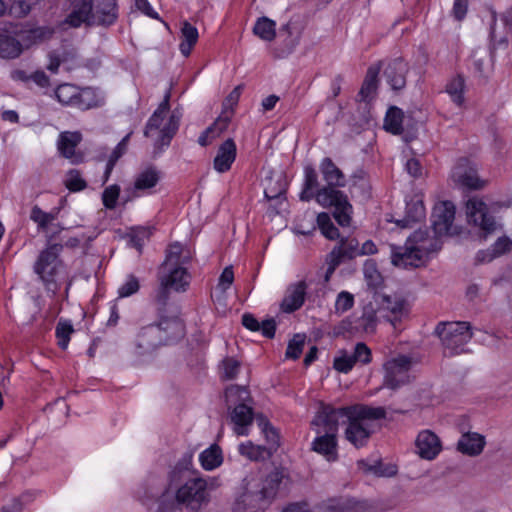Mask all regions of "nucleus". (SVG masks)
Instances as JSON below:
<instances>
[{"label": "nucleus", "instance_id": "48", "mask_svg": "<svg viewBox=\"0 0 512 512\" xmlns=\"http://www.w3.org/2000/svg\"><path fill=\"white\" fill-rule=\"evenodd\" d=\"M79 88V86L70 83L60 84L55 89V96L63 105L74 107L79 93Z\"/></svg>", "mask_w": 512, "mask_h": 512}, {"label": "nucleus", "instance_id": "52", "mask_svg": "<svg viewBox=\"0 0 512 512\" xmlns=\"http://www.w3.org/2000/svg\"><path fill=\"white\" fill-rule=\"evenodd\" d=\"M73 332L74 328L70 320H59L55 328V336L57 338V344L62 350L68 347Z\"/></svg>", "mask_w": 512, "mask_h": 512}, {"label": "nucleus", "instance_id": "60", "mask_svg": "<svg viewBox=\"0 0 512 512\" xmlns=\"http://www.w3.org/2000/svg\"><path fill=\"white\" fill-rule=\"evenodd\" d=\"M354 305V296L348 291H341L335 300V313L343 314L350 310Z\"/></svg>", "mask_w": 512, "mask_h": 512}, {"label": "nucleus", "instance_id": "36", "mask_svg": "<svg viewBox=\"0 0 512 512\" xmlns=\"http://www.w3.org/2000/svg\"><path fill=\"white\" fill-rule=\"evenodd\" d=\"M485 439L478 433H465L458 441V450L470 456L479 455L484 448Z\"/></svg>", "mask_w": 512, "mask_h": 512}, {"label": "nucleus", "instance_id": "22", "mask_svg": "<svg viewBox=\"0 0 512 512\" xmlns=\"http://www.w3.org/2000/svg\"><path fill=\"white\" fill-rule=\"evenodd\" d=\"M408 72L409 64L402 57H397L388 62L383 74L393 91H401L406 86Z\"/></svg>", "mask_w": 512, "mask_h": 512}, {"label": "nucleus", "instance_id": "2", "mask_svg": "<svg viewBox=\"0 0 512 512\" xmlns=\"http://www.w3.org/2000/svg\"><path fill=\"white\" fill-rule=\"evenodd\" d=\"M329 411L337 429L339 425H346L345 439L355 448L367 445L373 433V421L382 419L386 415L382 407H370L362 404L339 408L329 405Z\"/></svg>", "mask_w": 512, "mask_h": 512}, {"label": "nucleus", "instance_id": "50", "mask_svg": "<svg viewBox=\"0 0 512 512\" xmlns=\"http://www.w3.org/2000/svg\"><path fill=\"white\" fill-rule=\"evenodd\" d=\"M30 219L37 225L38 231H46L56 219V214L43 211L39 206L32 207Z\"/></svg>", "mask_w": 512, "mask_h": 512}, {"label": "nucleus", "instance_id": "39", "mask_svg": "<svg viewBox=\"0 0 512 512\" xmlns=\"http://www.w3.org/2000/svg\"><path fill=\"white\" fill-rule=\"evenodd\" d=\"M23 52V45L17 36L0 32V58L16 59Z\"/></svg>", "mask_w": 512, "mask_h": 512}, {"label": "nucleus", "instance_id": "64", "mask_svg": "<svg viewBox=\"0 0 512 512\" xmlns=\"http://www.w3.org/2000/svg\"><path fill=\"white\" fill-rule=\"evenodd\" d=\"M222 375L221 377L225 380H232L236 378L239 369L240 362L232 357H227L222 361Z\"/></svg>", "mask_w": 512, "mask_h": 512}, {"label": "nucleus", "instance_id": "28", "mask_svg": "<svg viewBox=\"0 0 512 512\" xmlns=\"http://www.w3.org/2000/svg\"><path fill=\"white\" fill-rule=\"evenodd\" d=\"M282 473L279 470L270 472L264 479L258 474L251 473L245 478H253L257 481V488L255 489L258 494L265 497V500L271 503V500L277 493L279 485L282 481Z\"/></svg>", "mask_w": 512, "mask_h": 512}, {"label": "nucleus", "instance_id": "17", "mask_svg": "<svg viewBox=\"0 0 512 512\" xmlns=\"http://www.w3.org/2000/svg\"><path fill=\"white\" fill-rule=\"evenodd\" d=\"M466 215L468 222L478 226L486 235L497 228L494 217L489 214L486 203L480 198L473 197L467 201Z\"/></svg>", "mask_w": 512, "mask_h": 512}, {"label": "nucleus", "instance_id": "8", "mask_svg": "<svg viewBox=\"0 0 512 512\" xmlns=\"http://www.w3.org/2000/svg\"><path fill=\"white\" fill-rule=\"evenodd\" d=\"M170 489L175 490V498L181 505L201 507L207 501V481L200 477L190 478L188 472L174 468L169 473Z\"/></svg>", "mask_w": 512, "mask_h": 512}, {"label": "nucleus", "instance_id": "56", "mask_svg": "<svg viewBox=\"0 0 512 512\" xmlns=\"http://www.w3.org/2000/svg\"><path fill=\"white\" fill-rule=\"evenodd\" d=\"M352 353H348L346 350H339L333 361V368L340 372L347 374L355 366Z\"/></svg>", "mask_w": 512, "mask_h": 512}, {"label": "nucleus", "instance_id": "63", "mask_svg": "<svg viewBox=\"0 0 512 512\" xmlns=\"http://www.w3.org/2000/svg\"><path fill=\"white\" fill-rule=\"evenodd\" d=\"M140 284L134 275H129L126 281L119 286L118 288V296L120 298H126L134 295L139 291Z\"/></svg>", "mask_w": 512, "mask_h": 512}, {"label": "nucleus", "instance_id": "61", "mask_svg": "<svg viewBox=\"0 0 512 512\" xmlns=\"http://www.w3.org/2000/svg\"><path fill=\"white\" fill-rule=\"evenodd\" d=\"M305 342V336L301 334H296L288 343L286 349V357L296 360L300 357L303 351Z\"/></svg>", "mask_w": 512, "mask_h": 512}, {"label": "nucleus", "instance_id": "4", "mask_svg": "<svg viewBox=\"0 0 512 512\" xmlns=\"http://www.w3.org/2000/svg\"><path fill=\"white\" fill-rule=\"evenodd\" d=\"M183 321L176 315L159 314L155 323L143 326L134 341V352L139 356L154 352L162 345H167L184 336Z\"/></svg>", "mask_w": 512, "mask_h": 512}, {"label": "nucleus", "instance_id": "59", "mask_svg": "<svg viewBox=\"0 0 512 512\" xmlns=\"http://www.w3.org/2000/svg\"><path fill=\"white\" fill-rule=\"evenodd\" d=\"M363 272L368 286L376 288L381 284L382 277L374 261L367 260L364 264Z\"/></svg>", "mask_w": 512, "mask_h": 512}, {"label": "nucleus", "instance_id": "54", "mask_svg": "<svg viewBox=\"0 0 512 512\" xmlns=\"http://www.w3.org/2000/svg\"><path fill=\"white\" fill-rule=\"evenodd\" d=\"M63 183L70 192H80L87 187L86 180L77 169L69 170L65 175Z\"/></svg>", "mask_w": 512, "mask_h": 512}, {"label": "nucleus", "instance_id": "27", "mask_svg": "<svg viewBox=\"0 0 512 512\" xmlns=\"http://www.w3.org/2000/svg\"><path fill=\"white\" fill-rule=\"evenodd\" d=\"M106 97L104 92L97 87H80L74 108L81 111L100 108L104 106Z\"/></svg>", "mask_w": 512, "mask_h": 512}, {"label": "nucleus", "instance_id": "57", "mask_svg": "<svg viewBox=\"0 0 512 512\" xmlns=\"http://www.w3.org/2000/svg\"><path fill=\"white\" fill-rule=\"evenodd\" d=\"M404 112L397 106H390L384 117V124L381 128H404Z\"/></svg>", "mask_w": 512, "mask_h": 512}, {"label": "nucleus", "instance_id": "23", "mask_svg": "<svg viewBox=\"0 0 512 512\" xmlns=\"http://www.w3.org/2000/svg\"><path fill=\"white\" fill-rule=\"evenodd\" d=\"M426 209L423 202V194L416 193L409 199L406 198L405 215L397 220L396 224L402 228H408L425 219Z\"/></svg>", "mask_w": 512, "mask_h": 512}, {"label": "nucleus", "instance_id": "20", "mask_svg": "<svg viewBox=\"0 0 512 512\" xmlns=\"http://www.w3.org/2000/svg\"><path fill=\"white\" fill-rule=\"evenodd\" d=\"M441 451L442 442L433 431L425 429L418 433L415 439V452L421 459L432 461Z\"/></svg>", "mask_w": 512, "mask_h": 512}, {"label": "nucleus", "instance_id": "9", "mask_svg": "<svg viewBox=\"0 0 512 512\" xmlns=\"http://www.w3.org/2000/svg\"><path fill=\"white\" fill-rule=\"evenodd\" d=\"M226 402L236 404L230 412L233 431L238 436L249 434V428L253 423V410L244 402L249 398V391L244 386L231 385L225 391Z\"/></svg>", "mask_w": 512, "mask_h": 512}, {"label": "nucleus", "instance_id": "53", "mask_svg": "<svg viewBox=\"0 0 512 512\" xmlns=\"http://www.w3.org/2000/svg\"><path fill=\"white\" fill-rule=\"evenodd\" d=\"M464 89L465 81L461 76L453 78L446 86V92L457 106L464 103Z\"/></svg>", "mask_w": 512, "mask_h": 512}, {"label": "nucleus", "instance_id": "13", "mask_svg": "<svg viewBox=\"0 0 512 512\" xmlns=\"http://www.w3.org/2000/svg\"><path fill=\"white\" fill-rule=\"evenodd\" d=\"M413 360L406 355H399L387 360L383 364L384 380L383 384L392 390L406 385L414 379L412 374Z\"/></svg>", "mask_w": 512, "mask_h": 512}, {"label": "nucleus", "instance_id": "15", "mask_svg": "<svg viewBox=\"0 0 512 512\" xmlns=\"http://www.w3.org/2000/svg\"><path fill=\"white\" fill-rule=\"evenodd\" d=\"M373 298L381 319L389 322L393 327L408 315V303L400 295L375 294Z\"/></svg>", "mask_w": 512, "mask_h": 512}, {"label": "nucleus", "instance_id": "16", "mask_svg": "<svg viewBox=\"0 0 512 512\" xmlns=\"http://www.w3.org/2000/svg\"><path fill=\"white\" fill-rule=\"evenodd\" d=\"M13 34L19 38L24 49H29L34 45L50 40L55 34V29L49 25L35 26L29 23L11 24Z\"/></svg>", "mask_w": 512, "mask_h": 512}, {"label": "nucleus", "instance_id": "34", "mask_svg": "<svg viewBox=\"0 0 512 512\" xmlns=\"http://www.w3.org/2000/svg\"><path fill=\"white\" fill-rule=\"evenodd\" d=\"M320 188L316 169L311 165L305 166L303 187L299 195L300 200L307 202L312 199L316 200L317 190Z\"/></svg>", "mask_w": 512, "mask_h": 512}, {"label": "nucleus", "instance_id": "11", "mask_svg": "<svg viewBox=\"0 0 512 512\" xmlns=\"http://www.w3.org/2000/svg\"><path fill=\"white\" fill-rule=\"evenodd\" d=\"M435 333L441 339L443 346L451 354L464 351V346L471 337V327L468 322H442L435 328Z\"/></svg>", "mask_w": 512, "mask_h": 512}, {"label": "nucleus", "instance_id": "25", "mask_svg": "<svg viewBox=\"0 0 512 512\" xmlns=\"http://www.w3.org/2000/svg\"><path fill=\"white\" fill-rule=\"evenodd\" d=\"M237 156V146L233 139H226L217 149L213 168L218 173L229 171Z\"/></svg>", "mask_w": 512, "mask_h": 512}, {"label": "nucleus", "instance_id": "30", "mask_svg": "<svg viewBox=\"0 0 512 512\" xmlns=\"http://www.w3.org/2000/svg\"><path fill=\"white\" fill-rule=\"evenodd\" d=\"M81 141L79 131H63L58 139V150L62 156L70 159L72 163H78L79 157L75 154V149Z\"/></svg>", "mask_w": 512, "mask_h": 512}, {"label": "nucleus", "instance_id": "29", "mask_svg": "<svg viewBox=\"0 0 512 512\" xmlns=\"http://www.w3.org/2000/svg\"><path fill=\"white\" fill-rule=\"evenodd\" d=\"M307 285L305 281L292 284L284 297L281 308L286 313H292L302 307L305 301Z\"/></svg>", "mask_w": 512, "mask_h": 512}, {"label": "nucleus", "instance_id": "10", "mask_svg": "<svg viewBox=\"0 0 512 512\" xmlns=\"http://www.w3.org/2000/svg\"><path fill=\"white\" fill-rule=\"evenodd\" d=\"M383 68V61L379 60L371 64L366 71L364 80L361 84L360 90L356 96L358 102V109L364 111L362 118L363 124L370 126V110L372 108V102L375 100L378 88H379V74Z\"/></svg>", "mask_w": 512, "mask_h": 512}, {"label": "nucleus", "instance_id": "33", "mask_svg": "<svg viewBox=\"0 0 512 512\" xmlns=\"http://www.w3.org/2000/svg\"><path fill=\"white\" fill-rule=\"evenodd\" d=\"M174 132L175 130H144V137L147 145L151 146L153 153L157 155L170 145Z\"/></svg>", "mask_w": 512, "mask_h": 512}, {"label": "nucleus", "instance_id": "62", "mask_svg": "<svg viewBox=\"0 0 512 512\" xmlns=\"http://www.w3.org/2000/svg\"><path fill=\"white\" fill-rule=\"evenodd\" d=\"M120 195V186L117 184L106 187L102 193V202L105 208L114 209Z\"/></svg>", "mask_w": 512, "mask_h": 512}, {"label": "nucleus", "instance_id": "18", "mask_svg": "<svg viewBox=\"0 0 512 512\" xmlns=\"http://www.w3.org/2000/svg\"><path fill=\"white\" fill-rule=\"evenodd\" d=\"M455 218V206L450 201H442L437 203L432 212V229L436 238L440 241V237L451 234L453 221ZM441 244V242H439Z\"/></svg>", "mask_w": 512, "mask_h": 512}, {"label": "nucleus", "instance_id": "43", "mask_svg": "<svg viewBox=\"0 0 512 512\" xmlns=\"http://www.w3.org/2000/svg\"><path fill=\"white\" fill-rule=\"evenodd\" d=\"M171 93L168 90L157 109L153 112L145 128H162L166 123L165 120L170 112Z\"/></svg>", "mask_w": 512, "mask_h": 512}, {"label": "nucleus", "instance_id": "49", "mask_svg": "<svg viewBox=\"0 0 512 512\" xmlns=\"http://www.w3.org/2000/svg\"><path fill=\"white\" fill-rule=\"evenodd\" d=\"M317 226L320 229L322 235L329 240H336L339 238V230L333 224L330 215L326 212H321L316 218Z\"/></svg>", "mask_w": 512, "mask_h": 512}, {"label": "nucleus", "instance_id": "1", "mask_svg": "<svg viewBox=\"0 0 512 512\" xmlns=\"http://www.w3.org/2000/svg\"><path fill=\"white\" fill-rule=\"evenodd\" d=\"M191 259L190 250L180 242L167 247L165 259L159 269L160 287L155 296L159 306L166 305L171 291L183 293L188 290L192 280L188 270Z\"/></svg>", "mask_w": 512, "mask_h": 512}, {"label": "nucleus", "instance_id": "41", "mask_svg": "<svg viewBox=\"0 0 512 512\" xmlns=\"http://www.w3.org/2000/svg\"><path fill=\"white\" fill-rule=\"evenodd\" d=\"M253 34L266 42H272L276 38V21L261 16L257 18L253 26Z\"/></svg>", "mask_w": 512, "mask_h": 512}, {"label": "nucleus", "instance_id": "55", "mask_svg": "<svg viewBox=\"0 0 512 512\" xmlns=\"http://www.w3.org/2000/svg\"><path fill=\"white\" fill-rule=\"evenodd\" d=\"M347 258L344 251V245L339 244L335 246L332 251L326 257L327 271L326 278L328 279L331 274L334 273L335 269Z\"/></svg>", "mask_w": 512, "mask_h": 512}, {"label": "nucleus", "instance_id": "42", "mask_svg": "<svg viewBox=\"0 0 512 512\" xmlns=\"http://www.w3.org/2000/svg\"><path fill=\"white\" fill-rule=\"evenodd\" d=\"M257 425L261 430V433L265 437L268 444L267 449L271 451V454L277 450L280 445V437L278 431L272 426L269 420L263 416L258 415L256 417Z\"/></svg>", "mask_w": 512, "mask_h": 512}, {"label": "nucleus", "instance_id": "26", "mask_svg": "<svg viewBox=\"0 0 512 512\" xmlns=\"http://www.w3.org/2000/svg\"><path fill=\"white\" fill-rule=\"evenodd\" d=\"M116 0H95L93 2V17L99 26H112L118 19Z\"/></svg>", "mask_w": 512, "mask_h": 512}, {"label": "nucleus", "instance_id": "51", "mask_svg": "<svg viewBox=\"0 0 512 512\" xmlns=\"http://www.w3.org/2000/svg\"><path fill=\"white\" fill-rule=\"evenodd\" d=\"M131 133L127 134L115 147L112 153L109 156V159L106 164L105 172H104V181L106 182L112 170L114 169L115 164L119 160V158L125 154L128 146V140L130 138Z\"/></svg>", "mask_w": 512, "mask_h": 512}, {"label": "nucleus", "instance_id": "58", "mask_svg": "<svg viewBox=\"0 0 512 512\" xmlns=\"http://www.w3.org/2000/svg\"><path fill=\"white\" fill-rule=\"evenodd\" d=\"M358 467L366 472H372L377 476L391 477L397 473V467L395 465H387L383 467L381 463H377L376 465L369 466L364 460L358 461Z\"/></svg>", "mask_w": 512, "mask_h": 512}, {"label": "nucleus", "instance_id": "44", "mask_svg": "<svg viewBox=\"0 0 512 512\" xmlns=\"http://www.w3.org/2000/svg\"><path fill=\"white\" fill-rule=\"evenodd\" d=\"M199 461L203 469L207 471L216 469L223 462V455L220 447L216 444L211 445L200 453Z\"/></svg>", "mask_w": 512, "mask_h": 512}, {"label": "nucleus", "instance_id": "46", "mask_svg": "<svg viewBox=\"0 0 512 512\" xmlns=\"http://www.w3.org/2000/svg\"><path fill=\"white\" fill-rule=\"evenodd\" d=\"M157 503L158 507L156 512H176L181 506V503H179L175 498V490L170 489L169 479L166 487L162 490Z\"/></svg>", "mask_w": 512, "mask_h": 512}, {"label": "nucleus", "instance_id": "19", "mask_svg": "<svg viewBox=\"0 0 512 512\" xmlns=\"http://www.w3.org/2000/svg\"><path fill=\"white\" fill-rule=\"evenodd\" d=\"M454 182L467 189H481L485 181L477 175V169L468 159L461 158L452 170Z\"/></svg>", "mask_w": 512, "mask_h": 512}, {"label": "nucleus", "instance_id": "32", "mask_svg": "<svg viewBox=\"0 0 512 512\" xmlns=\"http://www.w3.org/2000/svg\"><path fill=\"white\" fill-rule=\"evenodd\" d=\"M163 489L159 485V481L155 478L147 480L136 491L138 501L148 509H151L158 501Z\"/></svg>", "mask_w": 512, "mask_h": 512}, {"label": "nucleus", "instance_id": "14", "mask_svg": "<svg viewBox=\"0 0 512 512\" xmlns=\"http://www.w3.org/2000/svg\"><path fill=\"white\" fill-rule=\"evenodd\" d=\"M257 486L256 479L244 478L242 480L232 512H265L270 503L265 500V497L258 494L255 490Z\"/></svg>", "mask_w": 512, "mask_h": 512}, {"label": "nucleus", "instance_id": "35", "mask_svg": "<svg viewBox=\"0 0 512 512\" xmlns=\"http://www.w3.org/2000/svg\"><path fill=\"white\" fill-rule=\"evenodd\" d=\"M281 32H285L287 34L286 38L282 43L274 47L273 55L276 58L283 59L292 54L296 47L300 43V36L297 35L293 37L292 27L290 23L284 24L281 29Z\"/></svg>", "mask_w": 512, "mask_h": 512}, {"label": "nucleus", "instance_id": "45", "mask_svg": "<svg viewBox=\"0 0 512 512\" xmlns=\"http://www.w3.org/2000/svg\"><path fill=\"white\" fill-rule=\"evenodd\" d=\"M241 91L242 86L238 85L228 94V96L225 98L223 102L225 111H223V113L218 117L217 121L208 128H217L216 126L220 121H223L225 125L228 124V121L230 120V117L233 114V107L236 106L239 102Z\"/></svg>", "mask_w": 512, "mask_h": 512}, {"label": "nucleus", "instance_id": "12", "mask_svg": "<svg viewBox=\"0 0 512 512\" xmlns=\"http://www.w3.org/2000/svg\"><path fill=\"white\" fill-rule=\"evenodd\" d=\"M381 319L378 307L374 299L368 302L362 310L360 317H347L334 327V334L345 335L356 332L373 333L376 330L377 323Z\"/></svg>", "mask_w": 512, "mask_h": 512}, {"label": "nucleus", "instance_id": "37", "mask_svg": "<svg viewBox=\"0 0 512 512\" xmlns=\"http://www.w3.org/2000/svg\"><path fill=\"white\" fill-rule=\"evenodd\" d=\"M512 249V241L506 237H499L491 248L481 250L476 255L478 263L490 262L496 257H499Z\"/></svg>", "mask_w": 512, "mask_h": 512}, {"label": "nucleus", "instance_id": "31", "mask_svg": "<svg viewBox=\"0 0 512 512\" xmlns=\"http://www.w3.org/2000/svg\"><path fill=\"white\" fill-rule=\"evenodd\" d=\"M370 511H371V507L366 501L350 499V498L331 499L325 508V512H370Z\"/></svg>", "mask_w": 512, "mask_h": 512}, {"label": "nucleus", "instance_id": "24", "mask_svg": "<svg viewBox=\"0 0 512 512\" xmlns=\"http://www.w3.org/2000/svg\"><path fill=\"white\" fill-rule=\"evenodd\" d=\"M93 17V0H75L71 12L65 17L63 24L70 28H79L90 24Z\"/></svg>", "mask_w": 512, "mask_h": 512}, {"label": "nucleus", "instance_id": "7", "mask_svg": "<svg viewBox=\"0 0 512 512\" xmlns=\"http://www.w3.org/2000/svg\"><path fill=\"white\" fill-rule=\"evenodd\" d=\"M330 416L329 405H323L314 417L312 426L317 436L311 443V449L328 462H334L338 459V430Z\"/></svg>", "mask_w": 512, "mask_h": 512}, {"label": "nucleus", "instance_id": "40", "mask_svg": "<svg viewBox=\"0 0 512 512\" xmlns=\"http://www.w3.org/2000/svg\"><path fill=\"white\" fill-rule=\"evenodd\" d=\"M350 193L361 197L363 200L370 198L371 185L367 173L359 169L351 176Z\"/></svg>", "mask_w": 512, "mask_h": 512}, {"label": "nucleus", "instance_id": "5", "mask_svg": "<svg viewBox=\"0 0 512 512\" xmlns=\"http://www.w3.org/2000/svg\"><path fill=\"white\" fill-rule=\"evenodd\" d=\"M63 245L49 243L42 249L34 264L33 272L47 292L55 295L60 289V282L67 276V267L61 258Z\"/></svg>", "mask_w": 512, "mask_h": 512}, {"label": "nucleus", "instance_id": "21", "mask_svg": "<svg viewBox=\"0 0 512 512\" xmlns=\"http://www.w3.org/2000/svg\"><path fill=\"white\" fill-rule=\"evenodd\" d=\"M161 179V172L153 166H149L140 171L134 178L133 186L130 190L132 198H140L151 195L153 189Z\"/></svg>", "mask_w": 512, "mask_h": 512}, {"label": "nucleus", "instance_id": "38", "mask_svg": "<svg viewBox=\"0 0 512 512\" xmlns=\"http://www.w3.org/2000/svg\"><path fill=\"white\" fill-rule=\"evenodd\" d=\"M199 39L198 29L188 21L181 26V41L179 50L184 57H188Z\"/></svg>", "mask_w": 512, "mask_h": 512}, {"label": "nucleus", "instance_id": "47", "mask_svg": "<svg viewBox=\"0 0 512 512\" xmlns=\"http://www.w3.org/2000/svg\"><path fill=\"white\" fill-rule=\"evenodd\" d=\"M239 453L249 460L259 461L271 456V451L265 446L256 445L251 441H246L239 445Z\"/></svg>", "mask_w": 512, "mask_h": 512}, {"label": "nucleus", "instance_id": "6", "mask_svg": "<svg viewBox=\"0 0 512 512\" xmlns=\"http://www.w3.org/2000/svg\"><path fill=\"white\" fill-rule=\"evenodd\" d=\"M440 249L436 238H431L427 231L417 230L404 246L391 245V262L401 268L418 267L425 257Z\"/></svg>", "mask_w": 512, "mask_h": 512}, {"label": "nucleus", "instance_id": "3", "mask_svg": "<svg viewBox=\"0 0 512 512\" xmlns=\"http://www.w3.org/2000/svg\"><path fill=\"white\" fill-rule=\"evenodd\" d=\"M319 170L326 185L317 190L316 202L324 208L334 207L333 216L337 223L342 227H348L351 223L353 207L347 195L337 189L346 185L344 173L329 157L321 160Z\"/></svg>", "mask_w": 512, "mask_h": 512}]
</instances>
